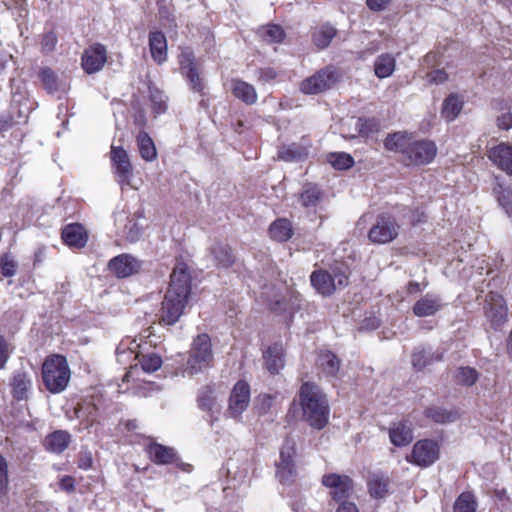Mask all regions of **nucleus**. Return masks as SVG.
I'll return each mask as SVG.
<instances>
[{
	"mask_svg": "<svg viewBox=\"0 0 512 512\" xmlns=\"http://www.w3.org/2000/svg\"><path fill=\"white\" fill-rule=\"evenodd\" d=\"M384 149L399 155L404 167H422L432 163L438 152L436 143L427 138H419L406 130L388 133L383 140Z\"/></svg>",
	"mask_w": 512,
	"mask_h": 512,
	"instance_id": "nucleus-1",
	"label": "nucleus"
},
{
	"mask_svg": "<svg viewBox=\"0 0 512 512\" xmlns=\"http://www.w3.org/2000/svg\"><path fill=\"white\" fill-rule=\"evenodd\" d=\"M192 294V277L189 266L177 260L160 309V323L174 325L183 315Z\"/></svg>",
	"mask_w": 512,
	"mask_h": 512,
	"instance_id": "nucleus-2",
	"label": "nucleus"
},
{
	"mask_svg": "<svg viewBox=\"0 0 512 512\" xmlns=\"http://www.w3.org/2000/svg\"><path fill=\"white\" fill-rule=\"evenodd\" d=\"M112 407V399L102 389L89 387L82 392L74 412L80 426L89 430L108 418L112 413Z\"/></svg>",
	"mask_w": 512,
	"mask_h": 512,
	"instance_id": "nucleus-3",
	"label": "nucleus"
},
{
	"mask_svg": "<svg viewBox=\"0 0 512 512\" xmlns=\"http://www.w3.org/2000/svg\"><path fill=\"white\" fill-rule=\"evenodd\" d=\"M303 420L313 429L322 430L329 422L330 407L326 395L313 382H304L299 389Z\"/></svg>",
	"mask_w": 512,
	"mask_h": 512,
	"instance_id": "nucleus-4",
	"label": "nucleus"
},
{
	"mask_svg": "<svg viewBox=\"0 0 512 512\" xmlns=\"http://www.w3.org/2000/svg\"><path fill=\"white\" fill-rule=\"evenodd\" d=\"M350 272L343 263L331 264L329 270L315 269L310 274V283L315 291L323 296H332L337 289H342L349 284Z\"/></svg>",
	"mask_w": 512,
	"mask_h": 512,
	"instance_id": "nucleus-5",
	"label": "nucleus"
},
{
	"mask_svg": "<svg viewBox=\"0 0 512 512\" xmlns=\"http://www.w3.org/2000/svg\"><path fill=\"white\" fill-rule=\"evenodd\" d=\"M71 377L67 359L61 354L47 356L41 367V378L44 387L52 394L63 392Z\"/></svg>",
	"mask_w": 512,
	"mask_h": 512,
	"instance_id": "nucleus-6",
	"label": "nucleus"
},
{
	"mask_svg": "<svg viewBox=\"0 0 512 512\" xmlns=\"http://www.w3.org/2000/svg\"><path fill=\"white\" fill-rule=\"evenodd\" d=\"M214 365L211 337L207 333L198 334L192 341L184 372L189 376L201 373Z\"/></svg>",
	"mask_w": 512,
	"mask_h": 512,
	"instance_id": "nucleus-7",
	"label": "nucleus"
},
{
	"mask_svg": "<svg viewBox=\"0 0 512 512\" xmlns=\"http://www.w3.org/2000/svg\"><path fill=\"white\" fill-rule=\"evenodd\" d=\"M400 225L390 212H381L368 231V239L374 244H387L397 238Z\"/></svg>",
	"mask_w": 512,
	"mask_h": 512,
	"instance_id": "nucleus-8",
	"label": "nucleus"
},
{
	"mask_svg": "<svg viewBox=\"0 0 512 512\" xmlns=\"http://www.w3.org/2000/svg\"><path fill=\"white\" fill-rule=\"evenodd\" d=\"M321 484L329 490V498L335 504L350 499L354 493V480L346 474L326 473Z\"/></svg>",
	"mask_w": 512,
	"mask_h": 512,
	"instance_id": "nucleus-9",
	"label": "nucleus"
},
{
	"mask_svg": "<svg viewBox=\"0 0 512 512\" xmlns=\"http://www.w3.org/2000/svg\"><path fill=\"white\" fill-rule=\"evenodd\" d=\"M484 316L494 331H500L508 322V306L505 298L495 292H489L483 306Z\"/></svg>",
	"mask_w": 512,
	"mask_h": 512,
	"instance_id": "nucleus-10",
	"label": "nucleus"
},
{
	"mask_svg": "<svg viewBox=\"0 0 512 512\" xmlns=\"http://www.w3.org/2000/svg\"><path fill=\"white\" fill-rule=\"evenodd\" d=\"M440 457V446L433 439H421L414 443L411 453L405 460L415 466L427 468L433 465Z\"/></svg>",
	"mask_w": 512,
	"mask_h": 512,
	"instance_id": "nucleus-11",
	"label": "nucleus"
},
{
	"mask_svg": "<svg viewBox=\"0 0 512 512\" xmlns=\"http://www.w3.org/2000/svg\"><path fill=\"white\" fill-rule=\"evenodd\" d=\"M178 63L180 73L187 81L190 89L203 95L205 83L200 75L194 52L190 48L182 50L178 56Z\"/></svg>",
	"mask_w": 512,
	"mask_h": 512,
	"instance_id": "nucleus-12",
	"label": "nucleus"
},
{
	"mask_svg": "<svg viewBox=\"0 0 512 512\" xmlns=\"http://www.w3.org/2000/svg\"><path fill=\"white\" fill-rule=\"evenodd\" d=\"M337 80L336 71L333 67L327 66L302 80L300 91L306 95L320 94L332 88Z\"/></svg>",
	"mask_w": 512,
	"mask_h": 512,
	"instance_id": "nucleus-13",
	"label": "nucleus"
},
{
	"mask_svg": "<svg viewBox=\"0 0 512 512\" xmlns=\"http://www.w3.org/2000/svg\"><path fill=\"white\" fill-rule=\"evenodd\" d=\"M110 161L114 176L121 185H129L133 176V165L122 146L111 145Z\"/></svg>",
	"mask_w": 512,
	"mask_h": 512,
	"instance_id": "nucleus-14",
	"label": "nucleus"
},
{
	"mask_svg": "<svg viewBox=\"0 0 512 512\" xmlns=\"http://www.w3.org/2000/svg\"><path fill=\"white\" fill-rule=\"evenodd\" d=\"M250 403V385L245 380H238L230 393L228 410L234 418H238Z\"/></svg>",
	"mask_w": 512,
	"mask_h": 512,
	"instance_id": "nucleus-15",
	"label": "nucleus"
},
{
	"mask_svg": "<svg viewBox=\"0 0 512 512\" xmlns=\"http://www.w3.org/2000/svg\"><path fill=\"white\" fill-rule=\"evenodd\" d=\"M106 61V48L100 43H95L84 50L81 57V66L87 74H93L100 71Z\"/></svg>",
	"mask_w": 512,
	"mask_h": 512,
	"instance_id": "nucleus-16",
	"label": "nucleus"
},
{
	"mask_svg": "<svg viewBox=\"0 0 512 512\" xmlns=\"http://www.w3.org/2000/svg\"><path fill=\"white\" fill-rule=\"evenodd\" d=\"M108 267L117 278H126L140 271L141 262L129 254H120L109 261Z\"/></svg>",
	"mask_w": 512,
	"mask_h": 512,
	"instance_id": "nucleus-17",
	"label": "nucleus"
},
{
	"mask_svg": "<svg viewBox=\"0 0 512 512\" xmlns=\"http://www.w3.org/2000/svg\"><path fill=\"white\" fill-rule=\"evenodd\" d=\"M61 239L71 249H82L88 242L89 234L84 225L69 223L62 228Z\"/></svg>",
	"mask_w": 512,
	"mask_h": 512,
	"instance_id": "nucleus-18",
	"label": "nucleus"
},
{
	"mask_svg": "<svg viewBox=\"0 0 512 512\" xmlns=\"http://www.w3.org/2000/svg\"><path fill=\"white\" fill-rule=\"evenodd\" d=\"M366 484L371 498L384 499L389 494L391 478L387 472L374 471L368 474Z\"/></svg>",
	"mask_w": 512,
	"mask_h": 512,
	"instance_id": "nucleus-19",
	"label": "nucleus"
},
{
	"mask_svg": "<svg viewBox=\"0 0 512 512\" xmlns=\"http://www.w3.org/2000/svg\"><path fill=\"white\" fill-rule=\"evenodd\" d=\"M144 451L151 462L156 465L174 464L178 460L177 453L174 448L151 441L148 443Z\"/></svg>",
	"mask_w": 512,
	"mask_h": 512,
	"instance_id": "nucleus-20",
	"label": "nucleus"
},
{
	"mask_svg": "<svg viewBox=\"0 0 512 512\" xmlns=\"http://www.w3.org/2000/svg\"><path fill=\"white\" fill-rule=\"evenodd\" d=\"M443 307L444 303L439 295L426 293L414 303L412 312L416 317L423 318L436 315Z\"/></svg>",
	"mask_w": 512,
	"mask_h": 512,
	"instance_id": "nucleus-21",
	"label": "nucleus"
},
{
	"mask_svg": "<svg viewBox=\"0 0 512 512\" xmlns=\"http://www.w3.org/2000/svg\"><path fill=\"white\" fill-rule=\"evenodd\" d=\"M488 158L500 170L512 175V145L506 142L490 148L487 151Z\"/></svg>",
	"mask_w": 512,
	"mask_h": 512,
	"instance_id": "nucleus-22",
	"label": "nucleus"
},
{
	"mask_svg": "<svg viewBox=\"0 0 512 512\" xmlns=\"http://www.w3.org/2000/svg\"><path fill=\"white\" fill-rule=\"evenodd\" d=\"M148 45L153 61L158 64H164L168 59V44L165 34L156 30L149 32Z\"/></svg>",
	"mask_w": 512,
	"mask_h": 512,
	"instance_id": "nucleus-23",
	"label": "nucleus"
},
{
	"mask_svg": "<svg viewBox=\"0 0 512 512\" xmlns=\"http://www.w3.org/2000/svg\"><path fill=\"white\" fill-rule=\"evenodd\" d=\"M388 434L390 442L395 447H405L413 441V429L408 420L393 422Z\"/></svg>",
	"mask_w": 512,
	"mask_h": 512,
	"instance_id": "nucleus-24",
	"label": "nucleus"
},
{
	"mask_svg": "<svg viewBox=\"0 0 512 512\" xmlns=\"http://www.w3.org/2000/svg\"><path fill=\"white\" fill-rule=\"evenodd\" d=\"M209 253L212 256L214 265L220 269H228L232 267L236 262V255L233 248L223 242H216L213 244Z\"/></svg>",
	"mask_w": 512,
	"mask_h": 512,
	"instance_id": "nucleus-25",
	"label": "nucleus"
},
{
	"mask_svg": "<svg viewBox=\"0 0 512 512\" xmlns=\"http://www.w3.org/2000/svg\"><path fill=\"white\" fill-rule=\"evenodd\" d=\"M266 369L276 375L285 365V350L281 343H273L263 352Z\"/></svg>",
	"mask_w": 512,
	"mask_h": 512,
	"instance_id": "nucleus-26",
	"label": "nucleus"
},
{
	"mask_svg": "<svg viewBox=\"0 0 512 512\" xmlns=\"http://www.w3.org/2000/svg\"><path fill=\"white\" fill-rule=\"evenodd\" d=\"M230 86L232 95L244 104L251 106L257 102L258 94L252 84L240 78H232Z\"/></svg>",
	"mask_w": 512,
	"mask_h": 512,
	"instance_id": "nucleus-27",
	"label": "nucleus"
},
{
	"mask_svg": "<svg viewBox=\"0 0 512 512\" xmlns=\"http://www.w3.org/2000/svg\"><path fill=\"white\" fill-rule=\"evenodd\" d=\"M255 34L265 44H281L286 39V31L280 24L267 23L259 26Z\"/></svg>",
	"mask_w": 512,
	"mask_h": 512,
	"instance_id": "nucleus-28",
	"label": "nucleus"
},
{
	"mask_svg": "<svg viewBox=\"0 0 512 512\" xmlns=\"http://www.w3.org/2000/svg\"><path fill=\"white\" fill-rule=\"evenodd\" d=\"M32 386L29 374L23 370L15 371L11 380V395L14 399L21 401L28 397V392Z\"/></svg>",
	"mask_w": 512,
	"mask_h": 512,
	"instance_id": "nucleus-29",
	"label": "nucleus"
},
{
	"mask_svg": "<svg viewBox=\"0 0 512 512\" xmlns=\"http://www.w3.org/2000/svg\"><path fill=\"white\" fill-rule=\"evenodd\" d=\"M423 415L425 418L433 421L436 424L452 423L458 420L460 417L458 409H446L436 405L426 407L423 411Z\"/></svg>",
	"mask_w": 512,
	"mask_h": 512,
	"instance_id": "nucleus-30",
	"label": "nucleus"
},
{
	"mask_svg": "<svg viewBox=\"0 0 512 512\" xmlns=\"http://www.w3.org/2000/svg\"><path fill=\"white\" fill-rule=\"evenodd\" d=\"M268 234L275 242H287L294 235L292 222L287 218H277L269 225Z\"/></svg>",
	"mask_w": 512,
	"mask_h": 512,
	"instance_id": "nucleus-31",
	"label": "nucleus"
},
{
	"mask_svg": "<svg viewBox=\"0 0 512 512\" xmlns=\"http://www.w3.org/2000/svg\"><path fill=\"white\" fill-rule=\"evenodd\" d=\"M355 126L358 135L365 140L376 136L382 130L381 120L374 116L358 117Z\"/></svg>",
	"mask_w": 512,
	"mask_h": 512,
	"instance_id": "nucleus-32",
	"label": "nucleus"
},
{
	"mask_svg": "<svg viewBox=\"0 0 512 512\" xmlns=\"http://www.w3.org/2000/svg\"><path fill=\"white\" fill-rule=\"evenodd\" d=\"M338 31L330 23H324L311 33V40L319 50L326 49L336 37Z\"/></svg>",
	"mask_w": 512,
	"mask_h": 512,
	"instance_id": "nucleus-33",
	"label": "nucleus"
},
{
	"mask_svg": "<svg viewBox=\"0 0 512 512\" xmlns=\"http://www.w3.org/2000/svg\"><path fill=\"white\" fill-rule=\"evenodd\" d=\"M71 435L65 430H56L48 434L44 440V446L47 451L60 454L70 444Z\"/></svg>",
	"mask_w": 512,
	"mask_h": 512,
	"instance_id": "nucleus-34",
	"label": "nucleus"
},
{
	"mask_svg": "<svg viewBox=\"0 0 512 512\" xmlns=\"http://www.w3.org/2000/svg\"><path fill=\"white\" fill-rule=\"evenodd\" d=\"M317 366L326 376L336 377L340 369V360L332 351H320L317 357Z\"/></svg>",
	"mask_w": 512,
	"mask_h": 512,
	"instance_id": "nucleus-35",
	"label": "nucleus"
},
{
	"mask_svg": "<svg viewBox=\"0 0 512 512\" xmlns=\"http://www.w3.org/2000/svg\"><path fill=\"white\" fill-rule=\"evenodd\" d=\"M464 106V100L456 93L449 94L442 104L441 116L447 122L454 121Z\"/></svg>",
	"mask_w": 512,
	"mask_h": 512,
	"instance_id": "nucleus-36",
	"label": "nucleus"
},
{
	"mask_svg": "<svg viewBox=\"0 0 512 512\" xmlns=\"http://www.w3.org/2000/svg\"><path fill=\"white\" fill-rule=\"evenodd\" d=\"M136 143L141 158L146 162H152L157 158V149L150 135L142 130L136 136Z\"/></svg>",
	"mask_w": 512,
	"mask_h": 512,
	"instance_id": "nucleus-37",
	"label": "nucleus"
},
{
	"mask_svg": "<svg viewBox=\"0 0 512 512\" xmlns=\"http://www.w3.org/2000/svg\"><path fill=\"white\" fill-rule=\"evenodd\" d=\"M396 68V59L390 53H383L376 57L374 61V73L380 78H388L393 74Z\"/></svg>",
	"mask_w": 512,
	"mask_h": 512,
	"instance_id": "nucleus-38",
	"label": "nucleus"
},
{
	"mask_svg": "<svg viewBox=\"0 0 512 512\" xmlns=\"http://www.w3.org/2000/svg\"><path fill=\"white\" fill-rule=\"evenodd\" d=\"M443 359V354L440 352L429 353L425 350L415 351L412 353L411 362L413 368L417 371H421L427 366L439 362Z\"/></svg>",
	"mask_w": 512,
	"mask_h": 512,
	"instance_id": "nucleus-39",
	"label": "nucleus"
},
{
	"mask_svg": "<svg viewBox=\"0 0 512 512\" xmlns=\"http://www.w3.org/2000/svg\"><path fill=\"white\" fill-rule=\"evenodd\" d=\"M323 193L315 184H306L299 193V201L305 208L316 207L321 201Z\"/></svg>",
	"mask_w": 512,
	"mask_h": 512,
	"instance_id": "nucleus-40",
	"label": "nucleus"
},
{
	"mask_svg": "<svg viewBox=\"0 0 512 512\" xmlns=\"http://www.w3.org/2000/svg\"><path fill=\"white\" fill-rule=\"evenodd\" d=\"M38 78L41 81L43 89L49 93L53 94L59 91L60 89V80L57 73L51 69L50 67H42L38 71Z\"/></svg>",
	"mask_w": 512,
	"mask_h": 512,
	"instance_id": "nucleus-41",
	"label": "nucleus"
},
{
	"mask_svg": "<svg viewBox=\"0 0 512 512\" xmlns=\"http://www.w3.org/2000/svg\"><path fill=\"white\" fill-rule=\"evenodd\" d=\"M326 160L336 170H348L355 164L354 158L346 152H330Z\"/></svg>",
	"mask_w": 512,
	"mask_h": 512,
	"instance_id": "nucleus-42",
	"label": "nucleus"
},
{
	"mask_svg": "<svg viewBox=\"0 0 512 512\" xmlns=\"http://www.w3.org/2000/svg\"><path fill=\"white\" fill-rule=\"evenodd\" d=\"M276 477L282 485H292L296 481V464L276 463Z\"/></svg>",
	"mask_w": 512,
	"mask_h": 512,
	"instance_id": "nucleus-43",
	"label": "nucleus"
},
{
	"mask_svg": "<svg viewBox=\"0 0 512 512\" xmlns=\"http://www.w3.org/2000/svg\"><path fill=\"white\" fill-rule=\"evenodd\" d=\"M454 379L459 385L471 387L478 381L479 373L475 368L463 366L457 369Z\"/></svg>",
	"mask_w": 512,
	"mask_h": 512,
	"instance_id": "nucleus-44",
	"label": "nucleus"
},
{
	"mask_svg": "<svg viewBox=\"0 0 512 512\" xmlns=\"http://www.w3.org/2000/svg\"><path fill=\"white\" fill-rule=\"evenodd\" d=\"M149 100L151 102L152 112L155 115H160L167 111V97L160 89L149 87Z\"/></svg>",
	"mask_w": 512,
	"mask_h": 512,
	"instance_id": "nucleus-45",
	"label": "nucleus"
},
{
	"mask_svg": "<svg viewBox=\"0 0 512 512\" xmlns=\"http://www.w3.org/2000/svg\"><path fill=\"white\" fill-rule=\"evenodd\" d=\"M477 502L473 493L462 492L455 500L454 512H476Z\"/></svg>",
	"mask_w": 512,
	"mask_h": 512,
	"instance_id": "nucleus-46",
	"label": "nucleus"
},
{
	"mask_svg": "<svg viewBox=\"0 0 512 512\" xmlns=\"http://www.w3.org/2000/svg\"><path fill=\"white\" fill-rule=\"evenodd\" d=\"M297 455L296 442L291 437H286L279 452V461L277 463L296 464Z\"/></svg>",
	"mask_w": 512,
	"mask_h": 512,
	"instance_id": "nucleus-47",
	"label": "nucleus"
},
{
	"mask_svg": "<svg viewBox=\"0 0 512 512\" xmlns=\"http://www.w3.org/2000/svg\"><path fill=\"white\" fill-rule=\"evenodd\" d=\"M138 359L143 371L152 373L157 371L162 365V358L157 353L137 354Z\"/></svg>",
	"mask_w": 512,
	"mask_h": 512,
	"instance_id": "nucleus-48",
	"label": "nucleus"
},
{
	"mask_svg": "<svg viewBox=\"0 0 512 512\" xmlns=\"http://www.w3.org/2000/svg\"><path fill=\"white\" fill-rule=\"evenodd\" d=\"M306 155V149L299 144L284 145L278 151V157L284 161H293Z\"/></svg>",
	"mask_w": 512,
	"mask_h": 512,
	"instance_id": "nucleus-49",
	"label": "nucleus"
},
{
	"mask_svg": "<svg viewBox=\"0 0 512 512\" xmlns=\"http://www.w3.org/2000/svg\"><path fill=\"white\" fill-rule=\"evenodd\" d=\"M58 43V37L54 29L45 31L41 35L40 46L41 52L45 55L52 53Z\"/></svg>",
	"mask_w": 512,
	"mask_h": 512,
	"instance_id": "nucleus-50",
	"label": "nucleus"
},
{
	"mask_svg": "<svg viewBox=\"0 0 512 512\" xmlns=\"http://www.w3.org/2000/svg\"><path fill=\"white\" fill-rule=\"evenodd\" d=\"M17 264L8 254L0 256V272L4 277H12L16 274Z\"/></svg>",
	"mask_w": 512,
	"mask_h": 512,
	"instance_id": "nucleus-51",
	"label": "nucleus"
},
{
	"mask_svg": "<svg viewBox=\"0 0 512 512\" xmlns=\"http://www.w3.org/2000/svg\"><path fill=\"white\" fill-rule=\"evenodd\" d=\"M9 486L8 463L6 458L0 454V494H6Z\"/></svg>",
	"mask_w": 512,
	"mask_h": 512,
	"instance_id": "nucleus-52",
	"label": "nucleus"
},
{
	"mask_svg": "<svg viewBox=\"0 0 512 512\" xmlns=\"http://www.w3.org/2000/svg\"><path fill=\"white\" fill-rule=\"evenodd\" d=\"M12 351L13 348L11 344L0 334V370L6 367Z\"/></svg>",
	"mask_w": 512,
	"mask_h": 512,
	"instance_id": "nucleus-53",
	"label": "nucleus"
},
{
	"mask_svg": "<svg viewBox=\"0 0 512 512\" xmlns=\"http://www.w3.org/2000/svg\"><path fill=\"white\" fill-rule=\"evenodd\" d=\"M288 313L293 314L301 308L302 295L297 291H290L287 294Z\"/></svg>",
	"mask_w": 512,
	"mask_h": 512,
	"instance_id": "nucleus-54",
	"label": "nucleus"
},
{
	"mask_svg": "<svg viewBox=\"0 0 512 512\" xmlns=\"http://www.w3.org/2000/svg\"><path fill=\"white\" fill-rule=\"evenodd\" d=\"M498 201L507 213L512 214V191L509 188L502 189L498 193Z\"/></svg>",
	"mask_w": 512,
	"mask_h": 512,
	"instance_id": "nucleus-55",
	"label": "nucleus"
},
{
	"mask_svg": "<svg viewBox=\"0 0 512 512\" xmlns=\"http://www.w3.org/2000/svg\"><path fill=\"white\" fill-rule=\"evenodd\" d=\"M278 76V73L277 71L272 68V67H265V68H260L258 70V80L260 82H271L273 80H275Z\"/></svg>",
	"mask_w": 512,
	"mask_h": 512,
	"instance_id": "nucleus-56",
	"label": "nucleus"
},
{
	"mask_svg": "<svg viewBox=\"0 0 512 512\" xmlns=\"http://www.w3.org/2000/svg\"><path fill=\"white\" fill-rule=\"evenodd\" d=\"M428 81L433 84H442L448 80V74L444 69H436L428 73Z\"/></svg>",
	"mask_w": 512,
	"mask_h": 512,
	"instance_id": "nucleus-57",
	"label": "nucleus"
},
{
	"mask_svg": "<svg viewBox=\"0 0 512 512\" xmlns=\"http://www.w3.org/2000/svg\"><path fill=\"white\" fill-rule=\"evenodd\" d=\"M270 309L275 313H285L288 312V302H287V295L282 296L279 299H275L270 303Z\"/></svg>",
	"mask_w": 512,
	"mask_h": 512,
	"instance_id": "nucleus-58",
	"label": "nucleus"
},
{
	"mask_svg": "<svg viewBox=\"0 0 512 512\" xmlns=\"http://www.w3.org/2000/svg\"><path fill=\"white\" fill-rule=\"evenodd\" d=\"M392 2V0H366V6L372 12L384 11Z\"/></svg>",
	"mask_w": 512,
	"mask_h": 512,
	"instance_id": "nucleus-59",
	"label": "nucleus"
},
{
	"mask_svg": "<svg viewBox=\"0 0 512 512\" xmlns=\"http://www.w3.org/2000/svg\"><path fill=\"white\" fill-rule=\"evenodd\" d=\"M59 487L61 490L71 493L75 491V479L72 476H63L59 481Z\"/></svg>",
	"mask_w": 512,
	"mask_h": 512,
	"instance_id": "nucleus-60",
	"label": "nucleus"
},
{
	"mask_svg": "<svg viewBox=\"0 0 512 512\" xmlns=\"http://www.w3.org/2000/svg\"><path fill=\"white\" fill-rule=\"evenodd\" d=\"M427 219V215L423 209L416 208L412 211L410 216V223L413 226H416L420 223H424Z\"/></svg>",
	"mask_w": 512,
	"mask_h": 512,
	"instance_id": "nucleus-61",
	"label": "nucleus"
},
{
	"mask_svg": "<svg viewBox=\"0 0 512 512\" xmlns=\"http://www.w3.org/2000/svg\"><path fill=\"white\" fill-rule=\"evenodd\" d=\"M335 512H359V508L355 502L348 500L337 503Z\"/></svg>",
	"mask_w": 512,
	"mask_h": 512,
	"instance_id": "nucleus-62",
	"label": "nucleus"
},
{
	"mask_svg": "<svg viewBox=\"0 0 512 512\" xmlns=\"http://www.w3.org/2000/svg\"><path fill=\"white\" fill-rule=\"evenodd\" d=\"M497 126L499 129L508 130L512 128V113H504L497 118Z\"/></svg>",
	"mask_w": 512,
	"mask_h": 512,
	"instance_id": "nucleus-63",
	"label": "nucleus"
},
{
	"mask_svg": "<svg viewBox=\"0 0 512 512\" xmlns=\"http://www.w3.org/2000/svg\"><path fill=\"white\" fill-rule=\"evenodd\" d=\"M258 399L260 402V407H259L260 411L262 413H267L268 410L272 406L273 396L270 394H261V395H259Z\"/></svg>",
	"mask_w": 512,
	"mask_h": 512,
	"instance_id": "nucleus-64",
	"label": "nucleus"
}]
</instances>
